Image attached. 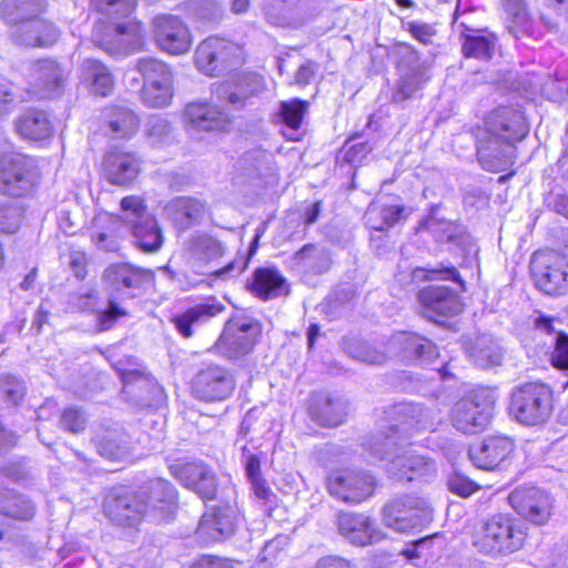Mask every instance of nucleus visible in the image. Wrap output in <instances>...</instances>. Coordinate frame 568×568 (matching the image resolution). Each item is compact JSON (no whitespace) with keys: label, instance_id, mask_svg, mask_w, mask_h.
I'll return each instance as SVG.
<instances>
[{"label":"nucleus","instance_id":"1","mask_svg":"<svg viewBox=\"0 0 568 568\" xmlns=\"http://www.w3.org/2000/svg\"><path fill=\"white\" fill-rule=\"evenodd\" d=\"M388 437L383 434H375L367 442L366 446L379 459L389 460L387 473L393 478L397 480L406 479L407 481L418 478L428 480L435 475L436 465L433 459L418 455L412 449L399 454L404 444L392 443V446L382 447L381 440Z\"/></svg>","mask_w":568,"mask_h":568},{"label":"nucleus","instance_id":"2","mask_svg":"<svg viewBox=\"0 0 568 568\" xmlns=\"http://www.w3.org/2000/svg\"><path fill=\"white\" fill-rule=\"evenodd\" d=\"M525 538L526 532L519 521L498 514L485 523L475 540V546L480 552L487 555H507L521 548Z\"/></svg>","mask_w":568,"mask_h":568},{"label":"nucleus","instance_id":"3","mask_svg":"<svg viewBox=\"0 0 568 568\" xmlns=\"http://www.w3.org/2000/svg\"><path fill=\"white\" fill-rule=\"evenodd\" d=\"M510 414L524 425H540L552 412V392L542 383H526L513 390Z\"/></svg>","mask_w":568,"mask_h":568},{"label":"nucleus","instance_id":"4","mask_svg":"<svg viewBox=\"0 0 568 568\" xmlns=\"http://www.w3.org/2000/svg\"><path fill=\"white\" fill-rule=\"evenodd\" d=\"M495 394L488 388H476L455 403L450 410L452 425L464 434L483 430L493 417Z\"/></svg>","mask_w":568,"mask_h":568},{"label":"nucleus","instance_id":"5","mask_svg":"<svg viewBox=\"0 0 568 568\" xmlns=\"http://www.w3.org/2000/svg\"><path fill=\"white\" fill-rule=\"evenodd\" d=\"M395 422L389 425L388 433L378 432L389 436L381 440L382 447L392 446V443L404 444V437L418 432L435 430L439 414L422 404L404 403L393 408Z\"/></svg>","mask_w":568,"mask_h":568},{"label":"nucleus","instance_id":"6","mask_svg":"<svg viewBox=\"0 0 568 568\" xmlns=\"http://www.w3.org/2000/svg\"><path fill=\"white\" fill-rule=\"evenodd\" d=\"M433 519L428 501L415 495H404L388 501L383 508L386 527L406 532L428 525Z\"/></svg>","mask_w":568,"mask_h":568},{"label":"nucleus","instance_id":"7","mask_svg":"<svg viewBox=\"0 0 568 568\" xmlns=\"http://www.w3.org/2000/svg\"><path fill=\"white\" fill-rule=\"evenodd\" d=\"M36 162L20 152L0 153V194L11 197L27 195L34 186Z\"/></svg>","mask_w":568,"mask_h":568},{"label":"nucleus","instance_id":"8","mask_svg":"<svg viewBox=\"0 0 568 568\" xmlns=\"http://www.w3.org/2000/svg\"><path fill=\"white\" fill-rule=\"evenodd\" d=\"M195 64L207 75H217L243 62L242 49L234 42L210 37L195 50Z\"/></svg>","mask_w":568,"mask_h":568},{"label":"nucleus","instance_id":"9","mask_svg":"<svg viewBox=\"0 0 568 568\" xmlns=\"http://www.w3.org/2000/svg\"><path fill=\"white\" fill-rule=\"evenodd\" d=\"M103 513L112 523L123 527H136L143 519H149L148 508L139 490L133 491L126 487H114L108 493Z\"/></svg>","mask_w":568,"mask_h":568},{"label":"nucleus","instance_id":"10","mask_svg":"<svg viewBox=\"0 0 568 568\" xmlns=\"http://www.w3.org/2000/svg\"><path fill=\"white\" fill-rule=\"evenodd\" d=\"M531 274L539 290L548 295H562L568 292V263L555 253L532 254Z\"/></svg>","mask_w":568,"mask_h":568},{"label":"nucleus","instance_id":"11","mask_svg":"<svg viewBox=\"0 0 568 568\" xmlns=\"http://www.w3.org/2000/svg\"><path fill=\"white\" fill-rule=\"evenodd\" d=\"M234 388L235 383L229 372L214 364L200 368L191 382L193 396L203 402L224 400Z\"/></svg>","mask_w":568,"mask_h":568},{"label":"nucleus","instance_id":"12","mask_svg":"<svg viewBox=\"0 0 568 568\" xmlns=\"http://www.w3.org/2000/svg\"><path fill=\"white\" fill-rule=\"evenodd\" d=\"M331 495L352 504H359L374 493V477L362 470L334 471L327 478Z\"/></svg>","mask_w":568,"mask_h":568},{"label":"nucleus","instance_id":"13","mask_svg":"<svg viewBox=\"0 0 568 568\" xmlns=\"http://www.w3.org/2000/svg\"><path fill=\"white\" fill-rule=\"evenodd\" d=\"M258 328L253 320L244 316L231 318L216 343L219 352L224 356L236 359L251 352Z\"/></svg>","mask_w":568,"mask_h":568},{"label":"nucleus","instance_id":"14","mask_svg":"<svg viewBox=\"0 0 568 568\" xmlns=\"http://www.w3.org/2000/svg\"><path fill=\"white\" fill-rule=\"evenodd\" d=\"M144 499L149 519L166 520L173 514L178 503V491L173 484L163 478H153L138 488Z\"/></svg>","mask_w":568,"mask_h":568},{"label":"nucleus","instance_id":"15","mask_svg":"<svg viewBox=\"0 0 568 568\" xmlns=\"http://www.w3.org/2000/svg\"><path fill=\"white\" fill-rule=\"evenodd\" d=\"M171 474L203 500H212L217 493L216 477L203 462H178L170 466Z\"/></svg>","mask_w":568,"mask_h":568},{"label":"nucleus","instance_id":"16","mask_svg":"<svg viewBox=\"0 0 568 568\" xmlns=\"http://www.w3.org/2000/svg\"><path fill=\"white\" fill-rule=\"evenodd\" d=\"M511 507L525 519L535 525H544L551 515L550 496L537 487H518L509 496Z\"/></svg>","mask_w":568,"mask_h":568},{"label":"nucleus","instance_id":"17","mask_svg":"<svg viewBox=\"0 0 568 568\" xmlns=\"http://www.w3.org/2000/svg\"><path fill=\"white\" fill-rule=\"evenodd\" d=\"M70 74L69 68L54 59H40L31 64L29 84L42 98L59 95Z\"/></svg>","mask_w":568,"mask_h":568},{"label":"nucleus","instance_id":"18","mask_svg":"<svg viewBox=\"0 0 568 568\" xmlns=\"http://www.w3.org/2000/svg\"><path fill=\"white\" fill-rule=\"evenodd\" d=\"M153 28L156 43L168 53L178 55L191 49V31L179 17L172 14L155 17Z\"/></svg>","mask_w":568,"mask_h":568},{"label":"nucleus","instance_id":"19","mask_svg":"<svg viewBox=\"0 0 568 568\" xmlns=\"http://www.w3.org/2000/svg\"><path fill=\"white\" fill-rule=\"evenodd\" d=\"M423 315L434 322L437 317H452L459 314L463 303L458 293L445 285H429L418 292Z\"/></svg>","mask_w":568,"mask_h":568},{"label":"nucleus","instance_id":"20","mask_svg":"<svg viewBox=\"0 0 568 568\" xmlns=\"http://www.w3.org/2000/svg\"><path fill=\"white\" fill-rule=\"evenodd\" d=\"M237 523V510L230 505L217 506L202 515L195 530L196 539L209 545L232 536Z\"/></svg>","mask_w":568,"mask_h":568},{"label":"nucleus","instance_id":"21","mask_svg":"<svg viewBox=\"0 0 568 568\" xmlns=\"http://www.w3.org/2000/svg\"><path fill=\"white\" fill-rule=\"evenodd\" d=\"M426 227L434 234L436 241L446 244L452 253L464 257L477 255V245L464 225L429 217Z\"/></svg>","mask_w":568,"mask_h":568},{"label":"nucleus","instance_id":"22","mask_svg":"<svg viewBox=\"0 0 568 568\" xmlns=\"http://www.w3.org/2000/svg\"><path fill=\"white\" fill-rule=\"evenodd\" d=\"M313 0H264L263 10L267 21L277 27L300 28L312 16Z\"/></svg>","mask_w":568,"mask_h":568},{"label":"nucleus","instance_id":"23","mask_svg":"<svg viewBox=\"0 0 568 568\" xmlns=\"http://www.w3.org/2000/svg\"><path fill=\"white\" fill-rule=\"evenodd\" d=\"M389 349L402 356L403 359L420 366L432 364L438 357V349L432 341L405 332L390 338Z\"/></svg>","mask_w":568,"mask_h":568},{"label":"nucleus","instance_id":"24","mask_svg":"<svg viewBox=\"0 0 568 568\" xmlns=\"http://www.w3.org/2000/svg\"><path fill=\"white\" fill-rule=\"evenodd\" d=\"M485 131L516 143L528 134L529 128L520 111L513 106H500L487 118Z\"/></svg>","mask_w":568,"mask_h":568},{"label":"nucleus","instance_id":"25","mask_svg":"<svg viewBox=\"0 0 568 568\" xmlns=\"http://www.w3.org/2000/svg\"><path fill=\"white\" fill-rule=\"evenodd\" d=\"M494 135L484 131L477 144V158L483 169L498 172L513 164L515 143Z\"/></svg>","mask_w":568,"mask_h":568},{"label":"nucleus","instance_id":"26","mask_svg":"<svg viewBox=\"0 0 568 568\" xmlns=\"http://www.w3.org/2000/svg\"><path fill=\"white\" fill-rule=\"evenodd\" d=\"M235 170L239 176L246 179L250 183H256L274 178L277 165L272 152L263 148H253L237 159Z\"/></svg>","mask_w":568,"mask_h":568},{"label":"nucleus","instance_id":"27","mask_svg":"<svg viewBox=\"0 0 568 568\" xmlns=\"http://www.w3.org/2000/svg\"><path fill=\"white\" fill-rule=\"evenodd\" d=\"M514 450V443L506 436L485 438L468 448V456L473 464L480 469L491 470L504 462Z\"/></svg>","mask_w":568,"mask_h":568},{"label":"nucleus","instance_id":"28","mask_svg":"<svg viewBox=\"0 0 568 568\" xmlns=\"http://www.w3.org/2000/svg\"><path fill=\"white\" fill-rule=\"evenodd\" d=\"M184 119L194 131H223L231 121L223 108L209 102L189 103L184 110Z\"/></svg>","mask_w":568,"mask_h":568},{"label":"nucleus","instance_id":"29","mask_svg":"<svg viewBox=\"0 0 568 568\" xmlns=\"http://www.w3.org/2000/svg\"><path fill=\"white\" fill-rule=\"evenodd\" d=\"M337 527L341 535L355 546H366L384 538V534L375 528L371 518L363 514H339Z\"/></svg>","mask_w":568,"mask_h":568},{"label":"nucleus","instance_id":"30","mask_svg":"<svg viewBox=\"0 0 568 568\" xmlns=\"http://www.w3.org/2000/svg\"><path fill=\"white\" fill-rule=\"evenodd\" d=\"M104 280L114 291H141L153 283V273L130 263H118L104 271Z\"/></svg>","mask_w":568,"mask_h":568},{"label":"nucleus","instance_id":"31","mask_svg":"<svg viewBox=\"0 0 568 568\" xmlns=\"http://www.w3.org/2000/svg\"><path fill=\"white\" fill-rule=\"evenodd\" d=\"M140 159L130 152L110 151L103 159V172L106 180L119 186L132 183L140 173Z\"/></svg>","mask_w":568,"mask_h":568},{"label":"nucleus","instance_id":"32","mask_svg":"<svg viewBox=\"0 0 568 568\" xmlns=\"http://www.w3.org/2000/svg\"><path fill=\"white\" fill-rule=\"evenodd\" d=\"M347 408V402L342 397L315 393L312 395L310 415L321 426L336 427L345 420Z\"/></svg>","mask_w":568,"mask_h":568},{"label":"nucleus","instance_id":"33","mask_svg":"<svg viewBox=\"0 0 568 568\" xmlns=\"http://www.w3.org/2000/svg\"><path fill=\"white\" fill-rule=\"evenodd\" d=\"M224 308L220 302L211 297L175 315L172 321L180 334L184 337H191L194 328L206 324L222 313Z\"/></svg>","mask_w":568,"mask_h":568},{"label":"nucleus","instance_id":"34","mask_svg":"<svg viewBox=\"0 0 568 568\" xmlns=\"http://www.w3.org/2000/svg\"><path fill=\"white\" fill-rule=\"evenodd\" d=\"M60 31L47 20L23 21L13 31L12 37L19 44L28 47H49L57 42Z\"/></svg>","mask_w":568,"mask_h":568},{"label":"nucleus","instance_id":"35","mask_svg":"<svg viewBox=\"0 0 568 568\" xmlns=\"http://www.w3.org/2000/svg\"><path fill=\"white\" fill-rule=\"evenodd\" d=\"M248 286L263 300L277 297L287 291L284 276L274 267L256 268Z\"/></svg>","mask_w":568,"mask_h":568},{"label":"nucleus","instance_id":"36","mask_svg":"<svg viewBox=\"0 0 568 568\" xmlns=\"http://www.w3.org/2000/svg\"><path fill=\"white\" fill-rule=\"evenodd\" d=\"M262 88L258 77L250 74L242 77L236 83H221L215 89V94L220 101H227L231 105L241 106L244 101L256 94Z\"/></svg>","mask_w":568,"mask_h":568},{"label":"nucleus","instance_id":"37","mask_svg":"<svg viewBox=\"0 0 568 568\" xmlns=\"http://www.w3.org/2000/svg\"><path fill=\"white\" fill-rule=\"evenodd\" d=\"M190 260L207 263L219 258L224 253L223 243L207 233H195L184 244Z\"/></svg>","mask_w":568,"mask_h":568},{"label":"nucleus","instance_id":"38","mask_svg":"<svg viewBox=\"0 0 568 568\" xmlns=\"http://www.w3.org/2000/svg\"><path fill=\"white\" fill-rule=\"evenodd\" d=\"M16 129L21 136L40 141L52 135V125L45 112L28 110L16 121Z\"/></svg>","mask_w":568,"mask_h":568},{"label":"nucleus","instance_id":"39","mask_svg":"<svg viewBox=\"0 0 568 568\" xmlns=\"http://www.w3.org/2000/svg\"><path fill=\"white\" fill-rule=\"evenodd\" d=\"M468 352L474 363L483 368L500 365L504 357L499 342L489 334L478 335Z\"/></svg>","mask_w":568,"mask_h":568},{"label":"nucleus","instance_id":"40","mask_svg":"<svg viewBox=\"0 0 568 568\" xmlns=\"http://www.w3.org/2000/svg\"><path fill=\"white\" fill-rule=\"evenodd\" d=\"M81 79L91 85L95 94L106 97L113 90V77L106 65L95 59H85L81 64Z\"/></svg>","mask_w":568,"mask_h":568},{"label":"nucleus","instance_id":"41","mask_svg":"<svg viewBox=\"0 0 568 568\" xmlns=\"http://www.w3.org/2000/svg\"><path fill=\"white\" fill-rule=\"evenodd\" d=\"M128 230L131 232L135 244L144 252H155L163 244V235L153 214Z\"/></svg>","mask_w":568,"mask_h":568},{"label":"nucleus","instance_id":"42","mask_svg":"<svg viewBox=\"0 0 568 568\" xmlns=\"http://www.w3.org/2000/svg\"><path fill=\"white\" fill-rule=\"evenodd\" d=\"M105 118L109 123L110 134L114 139L132 136L140 125L136 114L125 106H113L108 110Z\"/></svg>","mask_w":568,"mask_h":568},{"label":"nucleus","instance_id":"43","mask_svg":"<svg viewBox=\"0 0 568 568\" xmlns=\"http://www.w3.org/2000/svg\"><path fill=\"white\" fill-rule=\"evenodd\" d=\"M114 37L118 39V48L109 47L108 43L102 42L98 38V34H93L94 41L99 42V44L111 54H116L123 52L128 54L130 51L134 50L141 44V28L138 23H119L113 28Z\"/></svg>","mask_w":568,"mask_h":568},{"label":"nucleus","instance_id":"44","mask_svg":"<svg viewBox=\"0 0 568 568\" xmlns=\"http://www.w3.org/2000/svg\"><path fill=\"white\" fill-rule=\"evenodd\" d=\"M134 70L142 77L143 84L173 82L172 68L153 57L139 58L134 63Z\"/></svg>","mask_w":568,"mask_h":568},{"label":"nucleus","instance_id":"45","mask_svg":"<svg viewBox=\"0 0 568 568\" xmlns=\"http://www.w3.org/2000/svg\"><path fill=\"white\" fill-rule=\"evenodd\" d=\"M296 265L305 267L314 273L326 272L331 266V258L327 251L315 244H306L294 254Z\"/></svg>","mask_w":568,"mask_h":568},{"label":"nucleus","instance_id":"46","mask_svg":"<svg viewBox=\"0 0 568 568\" xmlns=\"http://www.w3.org/2000/svg\"><path fill=\"white\" fill-rule=\"evenodd\" d=\"M0 514L16 519L28 520L34 515V506L21 495L10 490H0Z\"/></svg>","mask_w":568,"mask_h":568},{"label":"nucleus","instance_id":"47","mask_svg":"<svg viewBox=\"0 0 568 568\" xmlns=\"http://www.w3.org/2000/svg\"><path fill=\"white\" fill-rule=\"evenodd\" d=\"M344 349L352 358L369 365H382L388 358L386 353L376 349L365 341L356 338L345 341Z\"/></svg>","mask_w":568,"mask_h":568},{"label":"nucleus","instance_id":"48","mask_svg":"<svg viewBox=\"0 0 568 568\" xmlns=\"http://www.w3.org/2000/svg\"><path fill=\"white\" fill-rule=\"evenodd\" d=\"M98 453L106 459H116L125 453L126 438L118 430H105L94 436Z\"/></svg>","mask_w":568,"mask_h":568},{"label":"nucleus","instance_id":"49","mask_svg":"<svg viewBox=\"0 0 568 568\" xmlns=\"http://www.w3.org/2000/svg\"><path fill=\"white\" fill-rule=\"evenodd\" d=\"M150 215L152 214L148 211L146 203L140 195H128L120 202L118 219L126 229Z\"/></svg>","mask_w":568,"mask_h":568},{"label":"nucleus","instance_id":"50","mask_svg":"<svg viewBox=\"0 0 568 568\" xmlns=\"http://www.w3.org/2000/svg\"><path fill=\"white\" fill-rule=\"evenodd\" d=\"M504 9L508 14L507 30L519 39L529 28V18L524 0H503Z\"/></svg>","mask_w":568,"mask_h":568},{"label":"nucleus","instance_id":"51","mask_svg":"<svg viewBox=\"0 0 568 568\" xmlns=\"http://www.w3.org/2000/svg\"><path fill=\"white\" fill-rule=\"evenodd\" d=\"M30 4L37 6L38 12H43L47 8V0H2L0 2V17L7 23L21 24L23 22V12Z\"/></svg>","mask_w":568,"mask_h":568},{"label":"nucleus","instance_id":"52","mask_svg":"<svg viewBox=\"0 0 568 568\" xmlns=\"http://www.w3.org/2000/svg\"><path fill=\"white\" fill-rule=\"evenodd\" d=\"M173 98V82L143 84L141 88L142 102L151 108H165Z\"/></svg>","mask_w":568,"mask_h":568},{"label":"nucleus","instance_id":"53","mask_svg":"<svg viewBox=\"0 0 568 568\" xmlns=\"http://www.w3.org/2000/svg\"><path fill=\"white\" fill-rule=\"evenodd\" d=\"M404 211L400 205L385 207H369L366 213L367 224L376 231H385L395 225Z\"/></svg>","mask_w":568,"mask_h":568},{"label":"nucleus","instance_id":"54","mask_svg":"<svg viewBox=\"0 0 568 568\" xmlns=\"http://www.w3.org/2000/svg\"><path fill=\"white\" fill-rule=\"evenodd\" d=\"M426 81V73L400 72V79L397 83L396 90L393 93V101L395 103H402L408 100L409 98L414 97L418 90L422 89Z\"/></svg>","mask_w":568,"mask_h":568},{"label":"nucleus","instance_id":"55","mask_svg":"<svg viewBox=\"0 0 568 568\" xmlns=\"http://www.w3.org/2000/svg\"><path fill=\"white\" fill-rule=\"evenodd\" d=\"M495 50V42L487 36H466L463 52L467 58L489 60Z\"/></svg>","mask_w":568,"mask_h":568},{"label":"nucleus","instance_id":"56","mask_svg":"<svg viewBox=\"0 0 568 568\" xmlns=\"http://www.w3.org/2000/svg\"><path fill=\"white\" fill-rule=\"evenodd\" d=\"M308 110V102L300 99L283 101L280 105L282 121L291 129L297 130Z\"/></svg>","mask_w":568,"mask_h":568},{"label":"nucleus","instance_id":"57","mask_svg":"<svg viewBox=\"0 0 568 568\" xmlns=\"http://www.w3.org/2000/svg\"><path fill=\"white\" fill-rule=\"evenodd\" d=\"M413 281L423 280H452L463 285L462 277L455 266H445L440 264L434 268L416 267L412 271Z\"/></svg>","mask_w":568,"mask_h":568},{"label":"nucleus","instance_id":"58","mask_svg":"<svg viewBox=\"0 0 568 568\" xmlns=\"http://www.w3.org/2000/svg\"><path fill=\"white\" fill-rule=\"evenodd\" d=\"M135 6L136 0H98V10L114 19L129 17Z\"/></svg>","mask_w":568,"mask_h":568},{"label":"nucleus","instance_id":"59","mask_svg":"<svg viewBox=\"0 0 568 568\" xmlns=\"http://www.w3.org/2000/svg\"><path fill=\"white\" fill-rule=\"evenodd\" d=\"M287 545L288 537L286 535H277L264 545L261 552V561L258 564L272 566L274 561L284 555V550Z\"/></svg>","mask_w":568,"mask_h":568},{"label":"nucleus","instance_id":"60","mask_svg":"<svg viewBox=\"0 0 568 568\" xmlns=\"http://www.w3.org/2000/svg\"><path fill=\"white\" fill-rule=\"evenodd\" d=\"M399 72L426 73L427 67L420 61L418 52L412 45H403L398 63Z\"/></svg>","mask_w":568,"mask_h":568},{"label":"nucleus","instance_id":"61","mask_svg":"<svg viewBox=\"0 0 568 568\" xmlns=\"http://www.w3.org/2000/svg\"><path fill=\"white\" fill-rule=\"evenodd\" d=\"M182 209L186 210L185 222H182V230L202 222L206 214V205L200 200L187 197V202H181Z\"/></svg>","mask_w":568,"mask_h":568},{"label":"nucleus","instance_id":"62","mask_svg":"<svg viewBox=\"0 0 568 568\" xmlns=\"http://www.w3.org/2000/svg\"><path fill=\"white\" fill-rule=\"evenodd\" d=\"M60 422L67 430L79 433L84 429L87 419L83 412L75 407H69L63 410Z\"/></svg>","mask_w":568,"mask_h":568},{"label":"nucleus","instance_id":"63","mask_svg":"<svg viewBox=\"0 0 568 568\" xmlns=\"http://www.w3.org/2000/svg\"><path fill=\"white\" fill-rule=\"evenodd\" d=\"M124 315H126L125 310L120 307L114 301H110L106 310L99 314V329L108 331L112 328L115 322Z\"/></svg>","mask_w":568,"mask_h":568},{"label":"nucleus","instance_id":"64","mask_svg":"<svg viewBox=\"0 0 568 568\" xmlns=\"http://www.w3.org/2000/svg\"><path fill=\"white\" fill-rule=\"evenodd\" d=\"M551 363L555 367L568 371V336L558 334L556 346L551 353Z\"/></svg>","mask_w":568,"mask_h":568}]
</instances>
